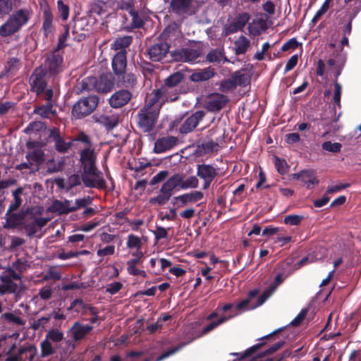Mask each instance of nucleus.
I'll return each instance as SVG.
<instances>
[{
  "label": "nucleus",
  "instance_id": "nucleus-4",
  "mask_svg": "<svg viewBox=\"0 0 361 361\" xmlns=\"http://www.w3.org/2000/svg\"><path fill=\"white\" fill-rule=\"evenodd\" d=\"M181 182V174L176 173L170 177L161 186L160 194L149 200V202L152 204L164 205L168 202L172 196L173 190L180 186Z\"/></svg>",
  "mask_w": 361,
  "mask_h": 361
},
{
  "label": "nucleus",
  "instance_id": "nucleus-16",
  "mask_svg": "<svg viewBox=\"0 0 361 361\" xmlns=\"http://www.w3.org/2000/svg\"><path fill=\"white\" fill-rule=\"evenodd\" d=\"M133 98V92L129 90L121 89L116 91L109 99V104L114 109L126 106Z\"/></svg>",
  "mask_w": 361,
  "mask_h": 361
},
{
  "label": "nucleus",
  "instance_id": "nucleus-29",
  "mask_svg": "<svg viewBox=\"0 0 361 361\" xmlns=\"http://www.w3.org/2000/svg\"><path fill=\"white\" fill-rule=\"evenodd\" d=\"M71 200L66 199L64 200V201L55 200L49 207L48 211L57 213L59 215L68 214L71 212H73L74 209H71Z\"/></svg>",
  "mask_w": 361,
  "mask_h": 361
},
{
  "label": "nucleus",
  "instance_id": "nucleus-59",
  "mask_svg": "<svg viewBox=\"0 0 361 361\" xmlns=\"http://www.w3.org/2000/svg\"><path fill=\"white\" fill-rule=\"evenodd\" d=\"M41 350L42 357L50 355L54 353L51 343L47 339L41 343Z\"/></svg>",
  "mask_w": 361,
  "mask_h": 361
},
{
  "label": "nucleus",
  "instance_id": "nucleus-31",
  "mask_svg": "<svg viewBox=\"0 0 361 361\" xmlns=\"http://www.w3.org/2000/svg\"><path fill=\"white\" fill-rule=\"evenodd\" d=\"M25 217V213L22 210L18 213L11 212L10 214H8V212H6V223L3 227L6 229L15 228L22 224Z\"/></svg>",
  "mask_w": 361,
  "mask_h": 361
},
{
  "label": "nucleus",
  "instance_id": "nucleus-32",
  "mask_svg": "<svg viewBox=\"0 0 361 361\" xmlns=\"http://www.w3.org/2000/svg\"><path fill=\"white\" fill-rule=\"evenodd\" d=\"M0 295H3L7 293H16L18 291V286L17 283L13 281L7 276L4 274L0 276Z\"/></svg>",
  "mask_w": 361,
  "mask_h": 361
},
{
  "label": "nucleus",
  "instance_id": "nucleus-13",
  "mask_svg": "<svg viewBox=\"0 0 361 361\" xmlns=\"http://www.w3.org/2000/svg\"><path fill=\"white\" fill-rule=\"evenodd\" d=\"M283 329V328H280L274 331L273 332L269 334L268 335H266L259 338V343L247 348L243 353H235L234 355L238 357V359L239 360H242L246 357L251 356L257 350L263 347L267 343V342L274 341L275 339V336L279 333L281 332Z\"/></svg>",
  "mask_w": 361,
  "mask_h": 361
},
{
  "label": "nucleus",
  "instance_id": "nucleus-36",
  "mask_svg": "<svg viewBox=\"0 0 361 361\" xmlns=\"http://www.w3.org/2000/svg\"><path fill=\"white\" fill-rule=\"evenodd\" d=\"M206 61L209 63H224L229 60L224 55L223 49H213L206 56Z\"/></svg>",
  "mask_w": 361,
  "mask_h": 361
},
{
  "label": "nucleus",
  "instance_id": "nucleus-51",
  "mask_svg": "<svg viewBox=\"0 0 361 361\" xmlns=\"http://www.w3.org/2000/svg\"><path fill=\"white\" fill-rule=\"evenodd\" d=\"M73 143L74 142H80L85 145L84 149H92V142L90 137L84 132L79 133L74 138L72 139Z\"/></svg>",
  "mask_w": 361,
  "mask_h": 361
},
{
  "label": "nucleus",
  "instance_id": "nucleus-63",
  "mask_svg": "<svg viewBox=\"0 0 361 361\" xmlns=\"http://www.w3.org/2000/svg\"><path fill=\"white\" fill-rule=\"evenodd\" d=\"M59 13L63 20L68 19L69 16V7L63 4V1H57Z\"/></svg>",
  "mask_w": 361,
  "mask_h": 361
},
{
  "label": "nucleus",
  "instance_id": "nucleus-40",
  "mask_svg": "<svg viewBox=\"0 0 361 361\" xmlns=\"http://www.w3.org/2000/svg\"><path fill=\"white\" fill-rule=\"evenodd\" d=\"M235 53L236 55L244 54L248 47L250 46V40L245 36L241 35L235 42Z\"/></svg>",
  "mask_w": 361,
  "mask_h": 361
},
{
  "label": "nucleus",
  "instance_id": "nucleus-42",
  "mask_svg": "<svg viewBox=\"0 0 361 361\" xmlns=\"http://www.w3.org/2000/svg\"><path fill=\"white\" fill-rule=\"evenodd\" d=\"M132 42L133 37L131 36L118 37L111 44V47L115 50L126 51V49L131 44Z\"/></svg>",
  "mask_w": 361,
  "mask_h": 361
},
{
  "label": "nucleus",
  "instance_id": "nucleus-37",
  "mask_svg": "<svg viewBox=\"0 0 361 361\" xmlns=\"http://www.w3.org/2000/svg\"><path fill=\"white\" fill-rule=\"evenodd\" d=\"M21 61L17 57L9 58L4 66L5 74L9 76H13L21 67Z\"/></svg>",
  "mask_w": 361,
  "mask_h": 361
},
{
  "label": "nucleus",
  "instance_id": "nucleus-55",
  "mask_svg": "<svg viewBox=\"0 0 361 361\" xmlns=\"http://www.w3.org/2000/svg\"><path fill=\"white\" fill-rule=\"evenodd\" d=\"M92 203V198L87 196L84 198L76 199L74 205L71 204V209H74L73 212L79 209L84 208Z\"/></svg>",
  "mask_w": 361,
  "mask_h": 361
},
{
  "label": "nucleus",
  "instance_id": "nucleus-10",
  "mask_svg": "<svg viewBox=\"0 0 361 361\" xmlns=\"http://www.w3.org/2000/svg\"><path fill=\"white\" fill-rule=\"evenodd\" d=\"M170 44L162 39L152 44L147 49V54L152 61H160L169 53Z\"/></svg>",
  "mask_w": 361,
  "mask_h": 361
},
{
  "label": "nucleus",
  "instance_id": "nucleus-26",
  "mask_svg": "<svg viewBox=\"0 0 361 361\" xmlns=\"http://www.w3.org/2000/svg\"><path fill=\"white\" fill-rule=\"evenodd\" d=\"M127 51H118L112 59V69L114 73L116 75H119L126 69L127 59H126Z\"/></svg>",
  "mask_w": 361,
  "mask_h": 361
},
{
  "label": "nucleus",
  "instance_id": "nucleus-61",
  "mask_svg": "<svg viewBox=\"0 0 361 361\" xmlns=\"http://www.w3.org/2000/svg\"><path fill=\"white\" fill-rule=\"evenodd\" d=\"M300 45V43L298 42L296 38L293 37L290 39L281 47L282 51H286L290 49H296Z\"/></svg>",
  "mask_w": 361,
  "mask_h": 361
},
{
  "label": "nucleus",
  "instance_id": "nucleus-56",
  "mask_svg": "<svg viewBox=\"0 0 361 361\" xmlns=\"http://www.w3.org/2000/svg\"><path fill=\"white\" fill-rule=\"evenodd\" d=\"M46 337L47 340L57 343L63 340V334L58 329H51L47 333Z\"/></svg>",
  "mask_w": 361,
  "mask_h": 361
},
{
  "label": "nucleus",
  "instance_id": "nucleus-15",
  "mask_svg": "<svg viewBox=\"0 0 361 361\" xmlns=\"http://www.w3.org/2000/svg\"><path fill=\"white\" fill-rule=\"evenodd\" d=\"M229 102L227 96L221 93L211 94L205 102V109L212 113L221 111Z\"/></svg>",
  "mask_w": 361,
  "mask_h": 361
},
{
  "label": "nucleus",
  "instance_id": "nucleus-50",
  "mask_svg": "<svg viewBox=\"0 0 361 361\" xmlns=\"http://www.w3.org/2000/svg\"><path fill=\"white\" fill-rule=\"evenodd\" d=\"M2 317L8 323L16 324L18 326H23L25 322L20 317L15 315L11 312H6L2 315Z\"/></svg>",
  "mask_w": 361,
  "mask_h": 361
},
{
  "label": "nucleus",
  "instance_id": "nucleus-18",
  "mask_svg": "<svg viewBox=\"0 0 361 361\" xmlns=\"http://www.w3.org/2000/svg\"><path fill=\"white\" fill-rule=\"evenodd\" d=\"M115 85V78L110 73H104L99 78H94V89L99 93H108L111 92Z\"/></svg>",
  "mask_w": 361,
  "mask_h": 361
},
{
  "label": "nucleus",
  "instance_id": "nucleus-7",
  "mask_svg": "<svg viewBox=\"0 0 361 361\" xmlns=\"http://www.w3.org/2000/svg\"><path fill=\"white\" fill-rule=\"evenodd\" d=\"M63 57L62 54L55 49L52 52L47 54L43 66L41 68L49 78L55 77L62 71Z\"/></svg>",
  "mask_w": 361,
  "mask_h": 361
},
{
  "label": "nucleus",
  "instance_id": "nucleus-11",
  "mask_svg": "<svg viewBox=\"0 0 361 361\" xmlns=\"http://www.w3.org/2000/svg\"><path fill=\"white\" fill-rule=\"evenodd\" d=\"M47 78H49L48 75L41 68H37L31 75L30 78L31 88L37 95L42 94L44 91L47 85Z\"/></svg>",
  "mask_w": 361,
  "mask_h": 361
},
{
  "label": "nucleus",
  "instance_id": "nucleus-30",
  "mask_svg": "<svg viewBox=\"0 0 361 361\" xmlns=\"http://www.w3.org/2000/svg\"><path fill=\"white\" fill-rule=\"evenodd\" d=\"M118 83L123 87L125 90H133L137 83V75L132 72H123L119 75H116Z\"/></svg>",
  "mask_w": 361,
  "mask_h": 361
},
{
  "label": "nucleus",
  "instance_id": "nucleus-44",
  "mask_svg": "<svg viewBox=\"0 0 361 361\" xmlns=\"http://www.w3.org/2000/svg\"><path fill=\"white\" fill-rule=\"evenodd\" d=\"M53 106L50 102L45 105L37 106L34 112L43 118H49L51 115L55 114V111L53 109Z\"/></svg>",
  "mask_w": 361,
  "mask_h": 361
},
{
  "label": "nucleus",
  "instance_id": "nucleus-12",
  "mask_svg": "<svg viewBox=\"0 0 361 361\" xmlns=\"http://www.w3.org/2000/svg\"><path fill=\"white\" fill-rule=\"evenodd\" d=\"M217 175V169L213 166L205 164L197 165V176L204 180L202 189H208Z\"/></svg>",
  "mask_w": 361,
  "mask_h": 361
},
{
  "label": "nucleus",
  "instance_id": "nucleus-45",
  "mask_svg": "<svg viewBox=\"0 0 361 361\" xmlns=\"http://www.w3.org/2000/svg\"><path fill=\"white\" fill-rule=\"evenodd\" d=\"M43 30L46 33L52 31L53 16L49 8H45L43 11Z\"/></svg>",
  "mask_w": 361,
  "mask_h": 361
},
{
  "label": "nucleus",
  "instance_id": "nucleus-25",
  "mask_svg": "<svg viewBox=\"0 0 361 361\" xmlns=\"http://www.w3.org/2000/svg\"><path fill=\"white\" fill-rule=\"evenodd\" d=\"M92 329L93 326L90 324H82L79 322H75L70 331L73 341L78 342L82 340Z\"/></svg>",
  "mask_w": 361,
  "mask_h": 361
},
{
  "label": "nucleus",
  "instance_id": "nucleus-22",
  "mask_svg": "<svg viewBox=\"0 0 361 361\" xmlns=\"http://www.w3.org/2000/svg\"><path fill=\"white\" fill-rule=\"evenodd\" d=\"M216 75L215 69L212 66H208L193 72L189 76V80L193 82H207L213 78Z\"/></svg>",
  "mask_w": 361,
  "mask_h": 361
},
{
  "label": "nucleus",
  "instance_id": "nucleus-1",
  "mask_svg": "<svg viewBox=\"0 0 361 361\" xmlns=\"http://www.w3.org/2000/svg\"><path fill=\"white\" fill-rule=\"evenodd\" d=\"M80 161L83 173L82 180L87 188L104 189L106 183L102 177V173L96 166L97 156L94 149H83L80 152Z\"/></svg>",
  "mask_w": 361,
  "mask_h": 361
},
{
  "label": "nucleus",
  "instance_id": "nucleus-52",
  "mask_svg": "<svg viewBox=\"0 0 361 361\" xmlns=\"http://www.w3.org/2000/svg\"><path fill=\"white\" fill-rule=\"evenodd\" d=\"M61 278V274L54 267H51L48 269L47 273L43 276L44 281H59Z\"/></svg>",
  "mask_w": 361,
  "mask_h": 361
},
{
  "label": "nucleus",
  "instance_id": "nucleus-46",
  "mask_svg": "<svg viewBox=\"0 0 361 361\" xmlns=\"http://www.w3.org/2000/svg\"><path fill=\"white\" fill-rule=\"evenodd\" d=\"M274 166L278 173L281 175L286 174L290 168L284 159H281L277 156H274Z\"/></svg>",
  "mask_w": 361,
  "mask_h": 361
},
{
  "label": "nucleus",
  "instance_id": "nucleus-8",
  "mask_svg": "<svg viewBox=\"0 0 361 361\" xmlns=\"http://www.w3.org/2000/svg\"><path fill=\"white\" fill-rule=\"evenodd\" d=\"M215 134H219V137H216L214 140L211 139L210 140L203 142L197 145V152L200 154H205L217 152L219 148V143L224 140V133H221V130L217 128H212L208 131L207 137H212Z\"/></svg>",
  "mask_w": 361,
  "mask_h": 361
},
{
  "label": "nucleus",
  "instance_id": "nucleus-38",
  "mask_svg": "<svg viewBox=\"0 0 361 361\" xmlns=\"http://www.w3.org/2000/svg\"><path fill=\"white\" fill-rule=\"evenodd\" d=\"M107 2L108 1H93L90 3L88 13L90 16H93L94 14L98 16L108 14Z\"/></svg>",
  "mask_w": 361,
  "mask_h": 361
},
{
  "label": "nucleus",
  "instance_id": "nucleus-3",
  "mask_svg": "<svg viewBox=\"0 0 361 361\" xmlns=\"http://www.w3.org/2000/svg\"><path fill=\"white\" fill-rule=\"evenodd\" d=\"M99 97L90 95L79 99L72 108V116L75 119H82L90 115L98 106Z\"/></svg>",
  "mask_w": 361,
  "mask_h": 361
},
{
  "label": "nucleus",
  "instance_id": "nucleus-24",
  "mask_svg": "<svg viewBox=\"0 0 361 361\" xmlns=\"http://www.w3.org/2000/svg\"><path fill=\"white\" fill-rule=\"evenodd\" d=\"M170 11L178 16H191L195 11L191 5L192 1H170Z\"/></svg>",
  "mask_w": 361,
  "mask_h": 361
},
{
  "label": "nucleus",
  "instance_id": "nucleus-41",
  "mask_svg": "<svg viewBox=\"0 0 361 361\" xmlns=\"http://www.w3.org/2000/svg\"><path fill=\"white\" fill-rule=\"evenodd\" d=\"M44 157L45 154L43 150L37 149L31 152H28L25 156V158L28 161L39 165L44 161Z\"/></svg>",
  "mask_w": 361,
  "mask_h": 361
},
{
  "label": "nucleus",
  "instance_id": "nucleus-5",
  "mask_svg": "<svg viewBox=\"0 0 361 361\" xmlns=\"http://www.w3.org/2000/svg\"><path fill=\"white\" fill-rule=\"evenodd\" d=\"M178 99V96L167 95L164 89L153 90L145 99V104L142 106L150 110H157L160 113L161 106L167 102H174Z\"/></svg>",
  "mask_w": 361,
  "mask_h": 361
},
{
  "label": "nucleus",
  "instance_id": "nucleus-2",
  "mask_svg": "<svg viewBox=\"0 0 361 361\" xmlns=\"http://www.w3.org/2000/svg\"><path fill=\"white\" fill-rule=\"evenodd\" d=\"M30 14V11L27 8L14 11L0 26V35L7 37L19 32L28 23Z\"/></svg>",
  "mask_w": 361,
  "mask_h": 361
},
{
  "label": "nucleus",
  "instance_id": "nucleus-19",
  "mask_svg": "<svg viewBox=\"0 0 361 361\" xmlns=\"http://www.w3.org/2000/svg\"><path fill=\"white\" fill-rule=\"evenodd\" d=\"M284 281V278L282 273L278 274L274 279V281L272 282L269 287L264 290L262 294L257 298V303L255 305L252 307V308H257L261 305H262L265 301L270 298L274 293L276 291L279 286L283 283Z\"/></svg>",
  "mask_w": 361,
  "mask_h": 361
},
{
  "label": "nucleus",
  "instance_id": "nucleus-14",
  "mask_svg": "<svg viewBox=\"0 0 361 361\" xmlns=\"http://www.w3.org/2000/svg\"><path fill=\"white\" fill-rule=\"evenodd\" d=\"M205 116V112L199 110L185 118L180 126L179 131L181 134H188L192 132Z\"/></svg>",
  "mask_w": 361,
  "mask_h": 361
},
{
  "label": "nucleus",
  "instance_id": "nucleus-43",
  "mask_svg": "<svg viewBox=\"0 0 361 361\" xmlns=\"http://www.w3.org/2000/svg\"><path fill=\"white\" fill-rule=\"evenodd\" d=\"M76 88L78 93L92 90L94 88V77H87L84 78L81 82H78Z\"/></svg>",
  "mask_w": 361,
  "mask_h": 361
},
{
  "label": "nucleus",
  "instance_id": "nucleus-33",
  "mask_svg": "<svg viewBox=\"0 0 361 361\" xmlns=\"http://www.w3.org/2000/svg\"><path fill=\"white\" fill-rule=\"evenodd\" d=\"M30 353V359L33 360L37 354V348L32 345L27 347H20L18 349V353L14 355H10L7 357L6 361H23L25 353Z\"/></svg>",
  "mask_w": 361,
  "mask_h": 361
},
{
  "label": "nucleus",
  "instance_id": "nucleus-60",
  "mask_svg": "<svg viewBox=\"0 0 361 361\" xmlns=\"http://www.w3.org/2000/svg\"><path fill=\"white\" fill-rule=\"evenodd\" d=\"M168 175V171H161L151 179L149 184L151 185H154L159 183H161L167 178Z\"/></svg>",
  "mask_w": 361,
  "mask_h": 361
},
{
  "label": "nucleus",
  "instance_id": "nucleus-53",
  "mask_svg": "<svg viewBox=\"0 0 361 361\" xmlns=\"http://www.w3.org/2000/svg\"><path fill=\"white\" fill-rule=\"evenodd\" d=\"M322 149L324 151L338 153L341 152L342 145L339 142L332 143L331 141H326L322 145Z\"/></svg>",
  "mask_w": 361,
  "mask_h": 361
},
{
  "label": "nucleus",
  "instance_id": "nucleus-28",
  "mask_svg": "<svg viewBox=\"0 0 361 361\" xmlns=\"http://www.w3.org/2000/svg\"><path fill=\"white\" fill-rule=\"evenodd\" d=\"M258 294L259 290L257 288L250 290L247 293V298L243 300L235 306V309L237 311L235 313V315H238L245 310H254L255 308H252V307L256 305L257 302L253 303L252 302V300L256 298L258 295Z\"/></svg>",
  "mask_w": 361,
  "mask_h": 361
},
{
  "label": "nucleus",
  "instance_id": "nucleus-62",
  "mask_svg": "<svg viewBox=\"0 0 361 361\" xmlns=\"http://www.w3.org/2000/svg\"><path fill=\"white\" fill-rule=\"evenodd\" d=\"M154 238L157 242L162 238H166L168 237L167 229L162 226H156V230L153 231Z\"/></svg>",
  "mask_w": 361,
  "mask_h": 361
},
{
  "label": "nucleus",
  "instance_id": "nucleus-27",
  "mask_svg": "<svg viewBox=\"0 0 361 361\" xmlns=\"http://www.w3.org/2000/svg\"><path fill=\"white\" fill-rule=\"evenodd\" d=\"M178 139L174 136L162 137L157 139L154 143V151L162 153L173 148L177 143Z\"/></svg>",
  "mask_w": 361,
  "mask_h": 361
},
{
  "label": "nucleus",
  "instance_id": "nucleus-23",
  "mask_svg": "<svg viewBox=\"0 0 361 361\" xmlns=\"http://www.w3.org/2000/svg\"><path fill=\"white\" fill-rule=\"evenodd\" d=\"M183 78L184 75L182 73L176 72L165 79L164 84L161 87V88L164 89L167 95H171L172 97L176 95L178 97V92L171 94V89L178 86L182 82Z\"/></svg>",
  "mask_w": 361,
  "mask_h": 361
},
{
  "label": "nucleus",
  "instance_id": "nucleus-57",
  "mask_svg": "<svg viewBox=\"0 0 361 361\" xmlns=\"http://www.w3.org/2000/svg\"><path fill=\"white\" fill-rule=\"evenodd\" d=\"M303 219L302 216L297 214L288 215L284 218V223L290 226H298Z\"/></svg>",
  "mask_w": 361,
  "mask_h": 361
},
{
  "label": "nucleus",
  "instance_id": "nucleus-21",
  "mask_svg": "<svg viewBox=\"0 0 361 361\" xmlns=\"http://www.w3.org/2000/svg\"><path fill=\"white\" fill-rule=\"evenodd\" d=\"M173 56L176 61L194 62L200 56V51L197 49L184 48L175 51Z\"/></svg>",
  "mask_w": 361,
  "mask_h": 361
},
{
  "label": "nucleus",
  "instance_id": "nucleus-6",
  "mask_svg": "<svg viewBox=\"0 0 361 361\" xmlns=\"http://www.w3.org/2000/svg\"><path fill=\"white\" fill-rule=\"evenodd\" d=\"M157 110L140 108L136 116L137 126L143 133H150L155 127L159 116Z\"/></svg>",
  "mask_w": 361,
  "mask_h": 361
},
{
  "label": "nucleus",
  "instance_id": "nucleus-35",
  "mask_svg": "<svg viewBox=\"0 0 361 361\" xmlns=\"http://www.w3.org/2000/svg\"><path fill=\"white\" fill-rule=\"evenodd\" d=\"M301 181L304 183L307 189H312V185H317L319 184L316 173L314 170L306 169L302 171Z\"/></svg>",
  "mask_w": 361,
  "mask_h": 361
},
{
  "label": "nucleus",
  "instance_id": "nucleus-48",
  "mask_svg": "<svg viewBox=\"0 0 361 361\" xmlns=\"http://www.w3.org/2000/svg\"><path fill=\"white\" fill-rule=\"evenodd\" d=\"M199 180L197 177L192 176L184 180L183 175L181 174V182L180 183V187L182 189L195 188H197Z\"/></svg>",
  "mask_w": 361,
  "mask_h": 361
},
{
  "label": "nucleus",
  "instance_id": "nucleus-20",
  "mask_svg": "<svg viewBox=\"0 0 361 361\" xmlns=\"http://www.w3.org/2000/svg\"><path fill=\"white\" fill-rule=\"evenodd\" d=\"M204 197L203 192L198 190H194L188 193L180 195L175 197L173 200V204H178V207H183L188 204L195 203L201 200Z\"/></svg>",
  "mask_w": 361,
  "mask_h": 361
},
{
  "label": "nucleus",
  "instance_id": "nucleus-58",
  "mask_svg": "<svg viewBox=\"0 0 361 361\" xmlns=\"http://www.w3.org/2000/svg\"><path fill=\"white\" fill-rule=\"evenodd\" d=\"M182 346L183 345H176V346H174V347H173L171 348L168 349L167 350L164 352L162 354H161L157 357V361H162V360L166 359L167 357H169V356L174 355L175 353H176L177 352H178L181 349Z\"/></svg>",
  "mask_w": 361,
  "mask_h": 361
},
{
  "label": "nucleus",
  "instance_id": "nucleus-17",
  "mask_svg": "<svg viewBox=\"0 0 361 361\" xmlns=\"http://www.w3.org/2000/svg\"><path fill=\"white\" fill-rule=\"evenodd\" d=\"M250 18V15L247 13H242L238 14L234 20L228 25H225L223 28V33L225 36H228L242 30Z\"/></svg>",
  "mask_w": 361,
  "mask_h": 361
},
{
  "label": "nucleus",
  "instance_id": "nucleus-9",
  "mask_svg": "<svg viewBox=\"0 0 361 361\" xmlns=\"http://www.w3.org/2000/svg\"><path fill=\"white\" fill-rule=\"evenodd\" d=\"M48 139L54 142L55 150L60 154L68 153L73 146V142H66L61 135L59 128H52L49 130Z\"/></svg>",
  "mask_w": 361,
  "mask_h": 361
},
{
  "label": "nucleus",
  "instance_id": "nucleus-64",
  "mask_svg": "<svg viewBox=\"0 0 361 361\" xmlns=\"http://www.w3.org/2000/svg\"><path fill=\"white\" fill-rule=\"evenodd\" d=\"M49 319V317H42L37 320H34L31 324V328L34 330H39L41 328H43Z\"/></svg>",
  "mask_w": 361,
  "mask_h": 361
},
{
  "label": "nucleus",
  "instance_id": "nucleus-54",
  "mask_svg": "<svg viewBox=\"0 0 361 361\" xmlns=\"http://www.w3.org/2000/svg\"><path fill=\"white\" fill-rule=\"evenodd\" d=\"M142 73L146 79H148L153 73V66L147 61H142L138 63Z\"/></svg>",
  "mask_w": 361,
  "mask_h": 361
},
{
  "label": "nucleus",
  "instance_id": "nucleus-49",
  "mask_svg": "<svg viewBox=\"0 0 361 361\" xmlns=\"http://www.w3.org/2000/svg\"><path fill=\"white\" fill-rule=\"evenodd\" d=\"M236 88V82L233 78L223 80L219 83V90L221 92H228Z\"/></svg>",
  "mask_w": 361,
  "mask_h": 361
},
{
  "label": "nucleus",
  "instance_id": "nucleus-34",
  "mask_svg": "<svg viewBox=\"0 0 361 361\" xmlns=\"http://www.w3.org/2000/svg\"><path fill=\"white\" fill-rule=\"evenodd\" d=\"M286 343L284 340H279L274 344L269 346L263 352L260 353L257 356L252 357L250 361H271L269 358H266L265 357L268 355L273 354L276 352L278 350L281 348Z\"/></svg>",
  "mask_w": 361,
  "mask_h": 361
},
{
  "label": "nucleus",
  "instance_id": "nucleus-47",
  "mask_svg": "<svg viewBox=\"0 0 361 361\" xmlns=\"http://www.w3.org/2000/svg\"><path fill=\"white\" fill-rule=\"evenodd\" d=\"M126 246L128 249L135 248L136 250H138L141 249L142 243L140 238L133 233H130L128 235Z\"/></svg>",
  "mask_w": 361,
  "mask_h": 361
},
{
  "label": "nucleus",
  "instance_id": "nucleus-39",
  "mask_svg": "<svg viewBox=\"0 0 361 361\" xmlns=\"http://www.w3.org/2000/svg\"><path fill=\"white\" fill-rule=\"evenodd\" d=\"M133 1L128 2V9L129 10V14L132 17V21L130 23V28H140L143 27L144 22L142 18L139 16L138 12L132 8Z\"/></svg>",
  "mask_w": 361,
  "mask_h": 361
}]
</instances>
